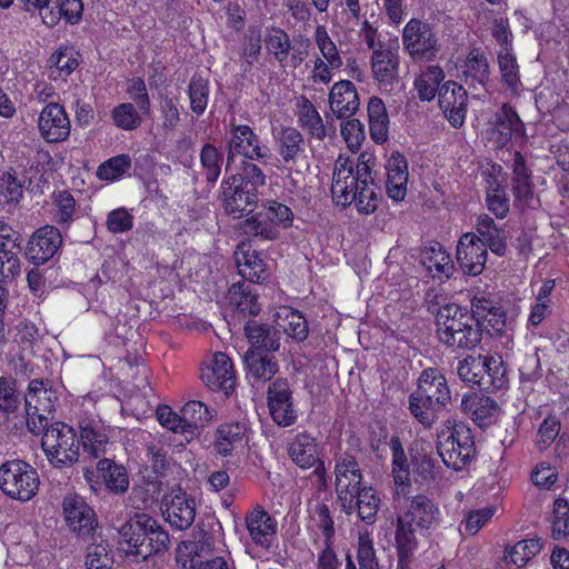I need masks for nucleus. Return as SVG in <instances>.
<instances>
[{
    "label": "nucleus",
    "mask_w": 569,
    "mask_h": 569,
    "mask_svg": "<svg viewBox=\"0 0 569 569\" xmlns=\"http://www.w3.org/2000/svg\"><path fill=\"white\" fill-rule=\"evenodd\" d=\"M246 528L251 541L262 549H270L278 530L277 520L261 506H256L244 517Z\"/></svg>",
    "instance_id": "18"
},
{
    "label": "nucleus",
    "mask_w": 569,
    "mask_h": 569,
    "mask_svg": "<svg viewBox=\"0 0 569 569\" xmlns=\"http://www.w3.org/2000/svg\"><path fill=\"white\" fill-rule=\"evenodd\" d=\"M40 480L30 463L13 459L0 466V489L11 499L29 501L37 495Z\"/></svg>",
    "instance_id": "8"
},
{
    "label": "nucleus",
    "mask_w": 569,
    "mask_h": 569,
    "mask_svg": "<svg viewBox=\"0 0 569 569\" xmlns=\"http://www.w3.org/2000/svg\"><path fill=\"white\" fill-rule=\"evenodd\" d=\"M288 453L291 460L300 468L315 467L321 460L318 458V445L313 437L307 432L298 433L289 443Z\"/></svg>",
    "instance_id": "30"
},
{
    "label": "nucleus",
    "mask_w": 569,
    "mask_h": 569,
    "mask_svg": "<svg viewBox=\"0 0 569 569\" xmlns=\"http://www.w3.org/2000/svg\"><path fill=\"white\" fill-rule=\"evenodd\" d=\"M51 2L54 3V8H57L58 11L48 9V11L42 14V20L47 26L54 27L62 17L70 24H77L81 20L83 12L82 0H52Z\"/></svg>",
    "instance_id": "38"
},
{
    "label": "nucleus",
    "mask_w": 569,
    "mask_h": 569,
    "mask_svg": "<svg viewBox=\"0 0 569 569\" xmlns=\"http://www.w3.org/2000/svg\"><path fill=\"white\" fill-rule=\"evenodd\" d=\"M465 82L469 87H485L489 81L490 66L486 56L479 49H472L465 61Z\"/></svg>",
    "instance_id": "34"
},
{
    "label": "nucleus",
    "mask_w": 569,
    "mask_h": 569,
    "mask_svg": "<svg viewBox=\"0 0 569 569\" xmlns=\"http://www.w3.org/2000/svg\"><path fill=\"white\" fill-rule=\"evenodd\" d=\"M437 438L438 455L448 468L461 471L476 459L475 437L465 422L447 420L446 429L441 430Z\"/></svg>",
    "instance_id": "5"
},
{
    "label": "nucleus",
    "mask_w": 569,
    "mask_h": 569,
    "mask_svg": "<svg viewBox=\"0 0 569 569\" xmlns=\"http://www.w3.org/2000/svg\"><path fill=\"white\" fill-rule=\"evenodd\" d=\"M373 79L380 87L392 89L399 79V56L390 47L379 43L370 59Z\"/></svg>",
    "instance_id": "21"
},
{
    "label": "nucleus",
    "mask_w": 569,
    "mask_h": 569,
    "mask_svg": "<svg viewBox=\"0 0 569 569\" xmlns=\"http://www.w3.org/2000/svg\"><path fill=\"white\" fill-rule=\"evenodd\" d=\"M402 43L409 56L418 60H432L439 52L433 28L419 19H411L402 31Z\"/></svg>",
    "instance_id": "10"
},
{
    "label": "nucleus",
    "mask_w": 569,
    "mask_h": 569,
    "mask_svg": "<svg viewBox=\"0 0 569 569\" xmlns=\"http://www.w3.org/2000/svg\"><path fill=\"white\" fill-rule=\"evenodd\" d=\"M483 362L482 356L468 355L462 360H459L457 366L458 377L468 386H477L480 389V375L482 373Z\"/></svg>",
    "instance_id": "52"
},
{
    "label": "nucleus",
    "mask_w": 569,
    "mask_h": 569,
    "mask_svg": "<svg viewBox=\"0 0 569 569\" xmlns=\"http://www.w3.org/2000/svg\"><path fill=\"white\" fill-rule=\"evenodd\" d=\"M461 409L465 413L471 417L476 425L479 427H486L491 423V420L498 410V405L489 397L469 393L465 395L461 399Z\"/></svg>",
    "instance_id": "29"
},
{
    "label": "nucleus",
    "mask_w": 569,
    "mask_h": 569,
    "mask_svg": "<svg viewBox=\"0 0 569 569\" xmlns=\"http://www.w3.org/2000/svg\"><path fill=\"white\" fill-rule=\"evenodd\" d=\"M439 107L455 128H460L466 118L468 93L455 81L445 82L439 89Z\"/></svg>",
    "instance_id": "20"
},
{
    "label": "nucleus",
    "mask_w": 569,
    "mask_h": 569,
    "mask_svg": "<svg viewBox=\"0 0 569 569\" xmlns=\"http://www.w3.org/2000/svg\"><path fill=\"white\" fill-rule=\"evenodd\" d=\"M80 440L84 451L93 458H99L106 452L109 438L98 423L83 422L80 425Z\"/></svg>",
    "instance_id": "40"
},
{
    "label": "nucleus",
    "mask_w": 569,
    "mask_h": 569,
    "mask_svg": "<svg viewBox=\"0 0 569 569\" xmlns=\"http://www.w3.org/2000/svg\"><path fill=\"white\" fill-rule=\"evenodd\" d=\"M247 378L252 382L271 381L279 371V363L273 353L247 350L243 355Z\"/></svg>",
    "instance_id": "25"
},
{
    "label": "nucleus",
    "mask_w": 569,
    "mask_h": 569,
    "mask_svg": "<svg viewBox=\"0 0 569 569\" xmlns=\"http://www.w3.org/2000/svg\"><path fill=\"white\" fill-rule=\"evenodd\" d=\"M409 409L412 416L425 427L430 429L437 420L436 407L429 406L418 392L415 391L409 396Z\"/></svg>",
    "instance_id": "57"
},
{
    "label": "nucleus",
    "mask_w": 569,
    "mask_h": 569,
    "mask_svg": "<svg viewBox=\"0 0 569 569\" xmlns=\"http://www.w3.org/2000/svg\"><path fill=\"white\" fill-rule=\"evenodd\" d=\"M277 142L284 163H295L298 156L303 152V137L296 128H282Z\"/></svg>",
    "instance_id": "41"
},
{
    "label": "nucleus",
    "mask_w": 569,
    "mask_h": 569,
    "mask_svg": "<svg viewBox=\"0 0 569 569\" xmlns=\"http://www.w3.org/2000/svg\"><path fill=\"white\" fill-rule=\"evenodd\" d=\"M142 116L131 102L120 103L111 111L113 124L124 131L139 128L142 123Z\"/></svg>",
    "instance_id": "49"
},
{
    "label": "nucleus",
    "mask_w": 569,
    "mask_h": 569,
    "mask_svg": "<svg viewBox=\"0 0 569 569\" xmlns=\"http://www.w3.org/2000/svg\"><path fill=\"white\" fill-rule=\"evenodd\" d=\"M20 396L16 389V381L4 377L0 378V411L13 413L20 407Z\"/></svg>",
    "instance_id": "63"
},
{
    "label": "nucleus",
    "mask_w": 569,
    "mask_h": 569,
    "mask_svg": "<svg viewBox=\"0 0 569 569\" xmlns=\"http://www.w3.org/2000/svg\"><path fill=\"white\" fill-rule=\"evenodd\" d=\"M53 203L57 208L54 213L56 222L62 228H68L76 212L73 196L67 190L59 191L53 194Z\"/></svg>",
    "instance_id": "56"
},
{
    "label": "nucleus",
    "mask_w": 569,
    "mask_h": 569,
    "mask_svg": "<svg viewBox=\"0 0 569 569\" xmlns=\"http://www.w3.org/2000/svg\"><path fill=\"white\" fill-rule=\"evenodd\" d=\"M203 383L212 391H222L226 396L233 391L236 373L231 359L223 352H216L210 363L201 369Z\"/></svg>",
    "instance_id": "16"
},
{
    "label": "nucleus",
    "mask_w": 569,
    "mask_h": 569,
    "mask_svg": "<svg viewBox=\"0 0 569 569\" xmlns=\"http://www.w3.org/2000/svg\"><path fill=\"white\" fill-rule=\"evenodd\" d=\"M436 327L439 341L450 349H475L481 342L485 331L467 309L456 303L439 308Z\"/></svg>",
    "instance_id": "3"
},
{
    "label": "nucleus",
    "mask_w": 569,
    "mask_h": 569,
    "mask_svg": "<svg viewBox=\"0 0 569 569\" xmlns=\"http://www.w3.org/2000/svg\"><path fill=\"white\" fill-rule=\"evenodd\" d=\"M502 83L516 93L521 87L520 70L512 48H501L497 56Z\"/></svg>",
    "instance_id": "39"
},
{
    "label": "nucleus",
    "mask_w": 569,
    "mask_h": 569,
    "mask_svg": "<svg viewBox=\"0 0 569 569\" xmlns=\"http://www.w3.org/2000/svg\"><path fill=\"white\" fill-rule=\"evenodd\" d=\"M41 447L48 460L57 468L71 466L79 459V440L72 427L57 421L46 426Z\"/></svg>",
    "instance_id": "7"
},
{
    "label": "nucleus",
    "mask_w": 569,
    "mask_h": 569,
    "mask_svg": "<svg viewBox=\"0 0 569 569\" xmlns=\"http://www.w3.org/2000/svg\"><path fill=\"white\" fill-rule=\"evenodd\" d=\"M266 186V174L254 162L242 161L240 172L224 178L220 184V198L228 216L247 217L257 208L260 188Z\"/></svg>",
    "instance_id": "2"
},
{
    "label": "nucleus",
    "mask_w": 569,
    "mask_h": 569,
    "mask_svg": "<svg viewBox=\"0 0 569 569\" xmlns=\"http://www.w3.org/2000/svg\"><path fill=\"white\" fill-rule=\"evenodd\" d=\"M488 258V251L478 236L472 232L462 234L458 241L456 259L462 272L468 276L482 273Z\"/></svg>",
    "instance_id": "15"
},
{
    "label": "nucleus",
    "mask_w": 569,
    "mask_h": 569,
    "mask_svg": "<svg viewBox=\"0 0 569 569\" xmlns=\"http://www.w3.org/2000/svg\"><path fill=\"white\" fill-rule=\"evenodd\" d=\"M369 131L376 143H383L389 133V116L385 102L379 97H371L367 107Z\"/></svg>",
    "instance_id": "33"
},
{
    "label": "nucleus",
    "mask_w": 569,
    "mask_h": 569,
    "mask_svg": "<svg viewBox=\"0 0 569 569\" xmlns=\"http://www.w3.org/2000/svg\"><path fill=\"white\" fill-rule=\"evenodd\" d=\"M79 52L72 47L60 48L48 60L50 68L54 67L60 74L69 76L79 66Z\"/></svg>",
    "instance_id": "55"
},
{
    "label": "nucleus",
    "mask_w": 569,
    "mask_h": 569,
    "mask_svg": "<svg viewBox=\"0 0 569 569\" xmlns=\"http://www.w3.org/2000/svg\"><path fill=\"white\" fill-rule=\"evenodd\" d=\"M247 427L243 423L222 425L216 431L214 451L222 457L230 456L246 436Z\"/></svg>",
    "instance_id": "36"
},
{
    "label": "nucleus",
    "mask_w": 569,
    "mask_h": 569,
    "mask_svg": "<svg viewBox=\"0 0 569 569\" xmlns=\"http://www.w3.org/2000/svg\"><path fill=\"white\" fill-rule=\"evenodd\" d=\"M330 109L339 119L353 116L360 106L355 84L349 80L336 82L329 93Z\"/></svg>",
    "instance_id": "24"
},
{
    "label": "nucleus",
    "mask_w": 569,
    "mask_h": 569,
    "mask_svg": "<svg viewBox=\"0 0 569 569\" xmlns=\"http://www.w3.org/2000/svg\"><path fill=\"white\" fill-rule=\"evenodd\" d=\"M351 508H347V501H340L341 508L346 515H351L357 510L361 521L372 525L376 521L379 510L380 499L371 487H363L357 492L350 493Z\"/></svg>",
    "instance_id": "27"
},
{
    "label": "nucleus",
    "mask_w": 569,
    "mask_h": 569,
    "mask_svg": "<svg viewBox=\"0 0 569 569\" xmlns=\"http://www.w3.org/2000/svg\"><path fill=\"white\" fill-rule=\"evenodd\" d=\"M292 393L290 383L286 378L274 379L268 386V409L273 422L279 427H290L297 421L298 413Z\"/></svg>",
    "instance_id": "11"
},
{
    "label": "nucleus",
    "mask_w": 569,
    "mask_h": 569,
    "mask_svg": "<svg viewBox=\"0 0 569 569\" xmlns=\"http://www.w3.org/2000/svg\"><path fill=\"white\" fill-rule=\"evenodd\" d=\"M551 535L556 540L569 536V501L565 498L559 497L553 502Z\"/></svg>",
    "instance_id": "60"
},
{
    "label": "nucleus",
    "mask_w": 569,
    "mask_h": 569,
    "mask_svg": "<svg viewBox=\"0 0 569 569\" xmlns=\"http://www.w3.org/2000/svg\"><path fill=\"white\" fill-rule=\"evenodd\" d=\"M495 132L498 134L497 142L501 147L507 146L513 136H523L525 124L510 104H502L495 114Z\"/></svg>",
    "instance_id": "28"
},
{
    "label": "nucleus",
    "mask_w": 569,
    "mask_h": 569,
    "mask_svg": "<svg viewBox=\"0 0 569 569\" xmlns=\"http://www.w3.org/2000/svg\"><path fill=\"white\" fill-rule=\"evenodd\" d=\"M421 263L429 270L435 269L438 273L449 278L453 270V262L450 256L443 250V247L436 242L426 247L421 252Z\"/></svg>",
    "instance_id": "44"
},
{
    "label": "nucleus",
    "mask_w": 569,
    "mask_h": 569,
    "mask_svg": "<svg viewBox=\"0 0 569 569\" xmlns=\"http://www.w3.org/2000/svg\"><path fill=\"white\" fill-rule=\"evenodd\" d=\"M97 473L111 492L119 495L127 491L129 477L122 465H118L108 458L100 459L97 463Z\"/></svg>",
    "instance_id": "32"
},
{
    "label": "nucleus",
    "mask_w": 569,
    "mask_h": 569,
    "mask_svg": "<svg viewBox=\"0 0 569 569\" xmlns=\"http://www.w3.org/2000/svg\"><path fill=\"white\" fill-rule=\"evenodd\" d=\"M189 99L192 112L200 116L204 112L209 99V82L201 76L194 74L189 82Z\"/></svg>",
    "instance_id": "54"
},
{
    "label": "nucleus",
    "mask_w": 569,
    "mask_h": 569,
    "mask_svg": "<svg viewBox=\"0 0 569 569\" xmlns=\"http://www.w3.org/2000/svg\"><path fill=\"white\" fill-rule=\"evenodd\" d=\"M385 169L387 172V196L396 202L402 201L407 194L409 177L406 157L399 151H393L387 159Z\"/></svg>",
    "instance_id": "22"
},
{
    "label": "nucleus",
    "mask_w": 569,
    "mask_h": 569,
    "mask_svg": "<svg viewBox=\"0 0 569 569\" xmlns=\"http://www.w3.org/2000/svg\"><path fill=\"white\" fill-rule=\"evenodd\" d=\"M131 168V158L129 154H119L101 163L97 176L101 180L113 181L124 174Z\"/></svg>",
    "instance_id": "59"
},
{
    "label": "nucleus",
    "mask_w": 569,
    "mask_h": 569,
    "mask_svg": "<svg viewBox=\"0 0 569 569\" xmlns=\"http://www.w3.org/2000/svg\"><path fill=\"white\" fill-rule=\"evenodd\" d=\"M281 323L279 325L283 331L297 342H302L307 339L309 327L302 313L296 309H286L284 316L280 317Z\"/></svg>",
    "instance_id": "50"
},
{
    "label": "nucleus",
    "mask_w": 569,
    "mask_h": 569,
    "mask_svg": "<svg viewBox=\"0 0 569 569\" xmlns=\"http://www.w3.org/2000/svg\"><path fill=\"white\" fill-rule=\"evenodd\" d=\"M161 510L172 528L187 530L196 518V501L182 490H173L162 497Z\"/></svg>",
    "instance_id": "13"
},
{
    "label": "nucleus",
    "mask_w": 569,
    "mask_h": 569,
    "mask_svg": "<svg viewBox=\"0 0 569 569\" xmlns=\"http://www.w3.org/2000/svg\"><path fill=\"white\" fill-rule=\"evenodd\" d=\"M483 369L480 375V390L495 392L505 389L508 385L507 368L501 357L482 356Z\"/></svg>",
    "instance_id": "31"
},
{
    "label": "nucleus",
    "mask_w": 569,
    "mask_h": 569,
    "mask_svg": "<svg viewBox=\"0 0 569 569\" xmlns=\"http://www.w3.org/2000/svg\"><path fill=\"white\" fill-rule=\"evenodd\" d=\"M244 335L250 345L248 350L274 353L280 348L281 331L270 323L248 320L244 325Z\"/></svg>",
    "instance_id": "23"
},
{
    "label": "nucleus",
    "mask_w": 569,
    "mask_h": 569,
    "mask_svg": "<svg viewBox=\"0 0 569 569\" xmlns=\"http://www.w3.org/2000/svg\"><path fill=\"white\" fill-rule=\"evenodd\" d=\"M470 316L478 322L479 326L485 330V317H488L496 308L500 307V303L492 299L491 295L486 291L478 290L471 301Z\"/></svg>",
    "instance_id": "58"
},
{
    "label": "nucleus",
    "mask_w": 569,
    "mask_h": 569,
    "mask_svg": "<svg viewBox=\"0 0 569 569\" xmlns=\"http://www.w3.org/2000/svg\"><path fill=\"white\" fill-rule=\"evenodd\" d=\"M445 79L443 70L439 66H429L415 80V88L422 101H430L439 93L440 82Z\"/></svg>",
    "instance_id": "43"
},
{
    "label": "nucleus",
    "mask_w": 569,
    "mask_h": 569,
    "mask_svg": "<svg viewBox=\"0 0 569 569\" xmlns=\"http://www.w3.org/2000/svg\"><path fill=\"white\" fill-rule=\"evenodd\" d=\"M236 156H242L243 161L267 163L272 153L260 137L247 124H230V138L227 142V168Z\"/></svg>",
    "instance_id": "9"
},
{
    "label": "nucleus",
    "mask_w": 569,
    "mask_h": 569,
    "mask_svg": "<svg viewBox=\"0 0 569 569\" xmlns=\"http://www.w3.org/2000/svg\"><path fill=\"white\" fill-rule=\"evenodd\" d=\"M237 266L239 274L249 282L260 283L267 279L268 273L263 260L259 258L256 251L241 252L237 256Z\"/></svg>",
    "instance_id": "45"
},
{
    "label": "nucleus",
    "mask_w": 569,
    "mask_h": 569,
    "mask_svg": "<svg viewBox=\"0 0 569 569\" xmlns=\"http://www.w3.org/2000/svg\"><path fill=\"white\" fill-rule=\"evenodd\" d=\"M66 525L79 537L90 536L98 527L94 510L79 495L66 496L62 500Z\"/></svg>",
    "instance_id": "12"
},
{
    "label": "nucleus",
    "mask_w": 569,
    "mask_h": 569,
    "mask_svg": "<svg viewBox=\"0 0 569 569\" xmlns=\"http://www.w3.org/2000/svg\"><path fill=\"white\" fill-rule=\"evenodd\" d=\"M20 252L16 248H0V280H12L20 274Z\"/></svg>",
    "instance_id": "62"
},
{
    "label": "nucleus",
    "mask_w": 569,
    "mask_h": 569,
    "mask_svg": "<svg viewBox=\"0 0 569 569\" xmlns=\"http://www.w3.org/2000/svg\"><path fill=\"white\" fill-rule=\"evenodd\" d=\"M61 244L60 230L54 226H44L30 237L24 256L31 263L40 266L51 259Z\"/></svg>",
    "instance_id": "17"
},
{
    "label": "nucleus",
    "mask_w": 569,
    "mask_h": 569,
    "mask_svg": "<svg viewBox=\"0 0 569 569\" xmlns=\"http://www.w3.org/2000/svg\"><path fill=\"white\" fill-rule=\"evenodd\" d=\"M336 491L339 501H347V508H351L350 493L362 489V473L356 457L349 452H342L336 458Z\"/></svg>",
    "instance_id": "14"
},
{
    "label": "nucleus",
    "mask_w": 569,
    "mask_h": 569,
    "mask_svg": "<svg viewBox=\"0 0 569 569\" xmlns=\"http://www.w3.org/2000/svg\"><path fill=\"white\" fill-rule=\"evenodd\" d=\"M390 447L392 451V476L395 483L400 487L397 493L407 496V490L410 487V465L398 437L390 439Z\"/></svg>",
    "instance_id": "35"
},
{
    "label": "nucleus",
    "mask_w": 569,
    "mask_h": 569,
    "mask_svg": "<svg viewBox=\"0 0 569 569\" xmlns=\"http://www.w3.org/2000/svg\"><path fill=\"white\" fill-rule=\"evenodd\" d=\"M297 107V114L301 127L307 129L311 137L323 140L327 136V129L312 102L305 96H301L298 99Z\"/></svg>",
    "instance_id": "37"
},
{
    "label": "nucleus",
    "mask_w": 569,
    "mask_h": 569,
    "mask_svg": "<svg viewBox=\"0 0 569 569\" xmlns=\"http://www.w3.org/2000/svg\"><path fill=\"white\" fill-rule=\"evenodd\" d=\"M57 391L49 379H33L24 395L26 423L33 435H40L56 410Z\"/></svg>",
    "instance_id": "6"
},
{
    "label": "nucleus",
    "mask_w": 569,
    "mask_h": 569,
    "mask_svg": "<svg viewBox=\"0 0 569 569\" xmlns=\"http://www.w3.org/2000/svg\"><path fill=\"white\" fill-rule=\"evenodd\" d=\"M38 127L42 138L50 143L61 142L70 134V120L62 106L48 103L40 112Z\"/></svg>",
    "instance_id": "19"
},
{
    "label": "nucleus",
    "mask_w": 569,
    "mask_h": 569,
    "mask_svg": "<svg viewBox=\"0 0 569 569\" xmlns=\"http://www.w3.org/2000/svg\"><path fill=\"white\" fill-rule=\"evenodd\" d=\"M406 505L397 517L396 546L400 563L408 561L418 548L416 533L430 536L440 525L437 503L423 493L406 497Z\"/></svg>",
    "instance_id": "1"
},
{
    "label": "nucleus",
    "mask_w": 569,
    "mask_h": 569,
    "mask_svg": "<svg viewBox=\"0 0 569 569\" xmlns=\"http://www.w3.org/2000/svg\"><path fill=\"white\" fill-rule=\"evenodd\" d=\"M242 230L249 237H260L264 240H274L279 236L278 229L266 219L263 211L247 218L242 222Z\"/></svg>",
    "instance_id": "51"
},
{
    "label": "nucleus",
    "mask_w": 569,
    "mask_h": 569,
    "mask_svg": "<svg viewBox=\"0 0 569 569\" xmlns=\"http://www.w3.org/2000/svg\"><path fill=\"white\" fill-rule=\"evenodd\" d=\"M416 391L418 396L420 395L427 400L429 406H433L438 410L445 408L451 399L448 383H442V380L433 387L418 386Z\"/></svg>",
    "instance_id": "61"
},
{
    "label": "nucleus",
    "mask_w": 569,
    "mask_h": 569,
    "mask_svg": "<svg viewBox=\"0 0 569 569\" xmlns=\"http://www.w3.org/2000/svg\"><path fill=\"white\" fill-rule=\"evenodd\" d=\"M182 422L187 433L193 435L198 429L203 428L212 419L210 409L201 401L191 400L182 409Z\"/></svg>",
    "instance_id": "42"
},
{
    "label": "nucleus",
    "mask_w": 569,
    "mask_h": 569,
    "mask_svg": "<svg viewBox=\"0 0 569 569\" xmlns=\"http://www.w3.org/2000/svg\"><path fill=\"white\" fill-rule=\"evenodd\" d=\"M200 163L204 171L206 181L214 184L221 173L223 153L212 143H204L200 151Z\"/></svg>",
    "instance_id": "48"
},
{
    "label": "nucleus",
    "mask_w": 569,
    "mask_h": 569,
    "mask_svg": "<svg viewBox=\"0 0 569 569\" xmlns=\"http://www.w3.org/2000/svg\"><path fill=\"white\" fill-rule=\"evenodd\" d=\"M120 543L127 546V553L149 557L168 550L169 533L147 513H136L119 529Z\"/></svg>",
    "instance_id": "4"
},
{
    "label": "nucleus",
    "mask_w": 569,
    "mask_h": 569,
    "mask_svg": "<svg viewBox=\"0 0 569 569\" xmlns=\"http://www.w3.org/2000/svg\"><path fill=\"white\" fill-rule=\"evenodd\" d=\"M436 462L432 456L425 452H417L411 457L412 471L421 482H430L436 479Z\"/></svg>",
    "instance_id": "64"
},
{
    "label": "nucleus",
    "mask_w": 569,
    "mask_h": 569,
    "mask_svg": "<svg viewBox=\"0 0 569 569\" xmlns=\"http://www.w3.org/2000/svg\"><path fill=\"white\" fill-rule=\"evenodd\" d=\"M478 241H481L486 249L492 253L505 257L507 254L508 232L505 228L498 227L495 220L488 214H481L477 219Z\"/></svg>",
    "instance_id": "26"
},
{
    "label": "nucleus",
    "mask_w": 569,
    "mask_h": 569,
    "mask_svg": "<svg viewBox=\"0 0 569 569\" xmlns=\"http://www.w3.org/2000/svg\"><path fill=\"white\" fill-rule=\"evenodd\" d=\"M114 559L107 542H93L87 548V569H112Z\"/></svg>",
    "instance_id": "53"
},
{
    "label": "nucleus",
    "mask_w": 569,
    "mask_h": 569,
    "mask_svg": "<svg viewBox=\"0 0 569 569\" xmlns=\"http://www.w3.org/2000/svg\"><path fill=\"white\" fill-rule=\"evenodd\" d=\"M23 186L11 172L0 176V210H11L22 198Z\"/></svg>",
    "instance_id": "47"
},
{
    "label": "nucleus",
    "mask_w": 569,
    "mask_h": 569,
    "mask_svg": "<svg viewBox=\"0 0 569 569\" xmlns=\"http://www.w3.org/2000/svg\"><path fill=\"white\" fill-rule=\"evenodd\" d=\"M541 548V539L521 540L511 547H506L505 560L520 568L538 555Z\"/></svg>",
    "instance_id": "46"
}]
</instances>
